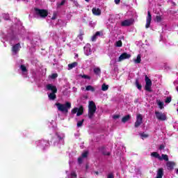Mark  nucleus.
Listing matches in <instances>:
<instances>
[{
  "label": "nucleus",
  "instance_id": "16",
  "mask_svg": "<svg viewBox=\"0 0 178 178\" xmlns=\"http://www.w3.org/2000/svg\"><path fill=\"white\" fill-rule=\"evenodd\" d=\"M77 65H79V63L77 62H74L70 64H68L69 70H72V69L76 67V66H77Z\"/></svg>",
  "mask_w": 178,
  "mask_h": 178
},
{
  "label": "nucleus",
  "instance_id": "19",
  "mask_svg": "<svg viewBox=\"0 0 178 178\" xmlns=\"http://www.w3.org/2000/svg\"><path fill=\"white\" fill-rule=\"evenodd\" d=\"M130 115H127L125 116H124L122 118V123H126V122H129V120H130Z\"/></svg>",
  "mask_w": 178,
  "mask_h": 178
},
{
  "label": "nucleus",
  "instance_id": "30",
  "mask_svg": "<svg viewBox=\"0 0 178 178\" xmlns=\"http://www.w3.org/2000/svg\"><path fill=\"white\" fill-rule=\"evenodd\" d=\"M66 3V0H62V1L60 3H58L57 6L58 8H60V6H63Z\"/></svg>",
  "mask_w": 178,
  "mask_h": 178
},
{
  "label": "nucleus",
  "instance_id": "54",
  "mask_svg": "<svg viewBox=\"0 0 178 178\" xmlns=\"http://www.w3.org/2000/svg\"><path fill=\"white\" fill-rule=\"evenodd\" d=\"M177 173L178 174V169L177 170Z\"/></svg>",
  "mask_w": 178,
  "mask_h": 178
},
{
  "label": "nucleus",
  "instance_id": "49",
  "mask_svg": "<svg viewBox=\"0 0 178 178\" xmlns=\"http://www.w3.org/2000/svg\"><path fill=\"white\" fill-rule=\"evenodd\" d=\"M95 175H99V172L98 171L95 172Z\"/></svg>",
  "mask_w": 178,
  "mask_h": 178
},
{
  "label": "nucleus",
  "instance_id": "44",
  "mask_svg": "<svg viewBox=\"0 0 178 178\" xmlns=\"http://www.w3.org/2000/svg\"><path fill=\"white\" fill-rule=\"evenodd\" d=\"M113 119H119L120 118V115H113Z\"/></svg>",
  "mask_w": 178,
  "mask_h": 178
},
{
  "label": "nucleus",
  "instance_id": "41",
  "mask_svg": "<svg viewBox=\"0 0 178 178\" xmlns=\"http://www.w3.org/2000/svg\"><path fill=\"white\" fill-rule=\"evenodd\" d=\"M159 149L160 150L165 149V145H161L160 147H159Z\"/></svg>",
  "mask_w": 178,
  "mask_h": 178
},
{
  "label": "nucleus",
  "instance_id": "43",
  "mask_svg": "<svg viewBox=\"0 0 178 178\" xmlns=\"http://www.w3.org/2000/svg\"><path fill=\"white\" fill-rule=\"evenodd\" d=\"M114 2L116 5H119L120 3V0H114Z\"/></svg>",
  "mask_w": 178,
  "mask_h": 178
},
{
  "label": "nucleus",
  "instance_id": "34",
  "mask_svg": "<svg viewBox=\"0 0 178 178\" xmlns=\"http://www.w3.org/2000/svg\"><path fill=\"white\" fill-rule=\"evenodd\" d=\"M82 158H87L88 156V152H85L81 154Z\"/></svg>",
  "mask_w": 178,
  "mask_h": 178
},
{
  "label": "nucleus",
  "instance_id": "6",
  "mask_svg": "<svg viewBox=\"0 0 178 178\" xmlns=\"http://www.w3.org/2000/svg\"><path fill=\"white\" fill-rule=\"evenodd\" d=\"M154 113L158 120H160L161 122H165V120H168V117L166 116V114L165 113L155 111Z\"/></svg>",
  "mask_w": 178,
  "mask_h": 178
},
{
  "label": "nucleus",
  "instance_id": "14",
  "mask_svg": "<svg viewBox=\"0 0 178 178\" xmlns=\"http://www.w3.org/2000/svg\"><path fill=\"white\" fill-rule=\"evenodd\" d=\"M92 12L95 16H100L101 15V9L99 8H93Z\"/></svg>",
  "mask_w": 178,
  "mask_h": 178
},
{
  "label": "nucleus",
  "instance_id": "52",
  "mask_svg": "<svg viewBox=\"0 0 178 178\" xmlns=\"http://www.w3.org/2000/svg\"><path fill=\"white\" fill-rule=\"evenodd\" d=\"M51 19H52V20H55V17H52Z\"/></svg>",
  "mask_w": 178,
  "mask_h": 178
},
{
  "label": "nucleus",
  "instance_id": "29",
  "mask_svg": "<svg viewBox=\"0 0 178 178\" xmlns=\"http://www.w3.org/2000/svg\"><path fill=\"white\" fill-rule=\"evenodd\" d=\"M20 69H21L22 72H23L24 73L27 72V67H26L24 66V65H21Z\"/></svg>",
  "mask_w": 178,
  "mask_h": 178
},
{
  "label": "nucleus",
  "instance_id": "36",
  "mask_svg": "<svg viewBox=\"0 0 178 178\" xmlns=\"http://www.w3.org/2000/svg\"><path fill=\"white\" fill-rule=\"evenodd\" d=\"M57 77H58V74L56 73H54L51 76V79H52L53 80H54V79H56Z\"/></svg>",
  "mask_w": 178,
  "mask_h": 178
},
{
  "label": "nucleus",
  "instance_id": "27",
  "mask_svg": "<svg viewBox=\"0 0 178 178\" xmlns=\"http://www.w3.org/2000/svg\"><path fill=\"white\" fill-rule=\"evenodd\" d=\"M122 45L123 43L122 42V40H118L115 42V47L120 48L121 47H122Z\"/></svg>",
  "mask_w": 178,
  "mask_h": 178
},
{
  "label": "nucleus",
  "instance_id": "7",
  "mask_svg": "<svg viewBox=\"0 0 178 178\" xmlns=\"http://www.w3.org/2000/svg\"><path fill=\"white\" fill-rule=\"evenodd\" d=\"M143 124V115L141 114H138L136 115V121L134 124V127H140Z\"/></svg>",
  "mask_w": 178,
  "mask_h": 178
},
{
  "label": "nucleus",
  "instance_id": "18",
  "mask_svg": "<svg viewBox=\"0 0 178 178\" xmlns=\"http://www.w3.org/2000/svg\"><path fill=\"white\" fill-rule=\"evenodd\" d=\"M56 93H54V92H51L49 95L48 97L49 99H51V101H55V99H56Z\"/></svg>",
  "mask_w": 178,
  "mask_h": 178
},
{
  "label": "nucleus",
  "instance_id": "32",
  "mask_svg": "<svg viewBox=\"0 0 178 178\" xmlns=\"http://www.w3.org/2000/svg\"><path fill=\"white\" fill-rule=\"evenodd\" d=\"M158 105H159L160 109H163V102L159 101Z\"/></svg>",
  "mask_w": 178,
  "mask_h": 178
},
{
  "label": "nucleus",
  "instance_id": "48",
  "mask_svg": "<svg viewBox=\"0 0 178 178\" xmlns=\"http://www.w3.org/2000/svg\"><path fill=\"white\" fill-rule=\"evenodd\" d=\"M57 137H58L59 140H63V138H61L60 136H59V135H57Z\"/></svg>",
  "mask_w": 178,
  "mask_h": 178
},
{
  "label": "nucleus",
  "instance_id": "31",
  "mask_svg": "<svg viewBox=\"0 0 178 178\" xmlns=\"http://www.w3.org/2000/svg\"><path fill=\"white\" fill-rule=\"evenodd\" d=\"M170 102H172V97H168L165 99V104H170Z\"/></svg>",
  "mask_w": 178,
  "mask_h": 178
},
{
  "label": "nucleus",
  "instance_id": "45",
  "mask_svg": "<svg viewBox=\"0 0 178 178\" xmlns=\"http://www.w3.org/2000/svg\"><path fill=\"white\" fill-rule=\"evenodd\" d=\"M113 177H114L113 174H112V173L108 174V177H107V178H113Z\"/></svg>",
  "mask_w": 178,
  "mask_h": 178
},
{
  "label": "nucleus",
  "instance_id": "8",
  "mask_svg": "<svg viewBox=\"0 0 178 178\" xmlns=\"http://www.w3.org/2000/svg\"><path fill=\"white\" fill-rule=\"evenodd\" d=\"M152 21V15H151V12L147 11V16L146 18V24H145L146 29H149V26H151Z\"/></svg>",
  "mask_w": 178,
  "mask_h": 178
},
{
  "label": "nucleus",
  "instance_id": "51",
  "mask_svg": "<svg viewBox=\"0 0 178 178\" xmlns=\"http://www.w3.org/2000/svg\"><path fill=\"white\" fill-rule=\"evenodd\" d=\"M86 2H90V0H85Z\"/></svg>",
  "mask_w": 178,
  "mask_h": 178
},
{
  "label": "nucleus",
  "instance_id": "25",
  "mask_svg": "<svg viewBox=\"0 0 178 178\" xmlns=\"http://www.w3.org/2000/svg\"><path fill=\"white\" fill-rule=\"evenodd\" d=\"M91 49L90 48H86L85 49V55H86V56H89V55H91Z\"/></svg>",
  "mask_w": 178,
  "mask_h": 178
},
{
  "label": "nucleus",
  "instance_id": "15",
  "mask_svg": "<svg viewBox=\"0 0 178 178\" xmlns=\"http://www.w3.org/2000/svg\"><path fill=\"white\" fill-rule=\"evenodd\" d=\"M93 72H94L95 74H96L97 76L101 75V68H99V67H95L93 69Z\"/></svg>",
  "mask_w": 178,
  "mask_h": 178
},
{
  "label": "nucleus",
  "instance_id": "13",
  "mask_svg": "<svg viewBox=\"0 0 178 178\" xmlns=\"http://www.w3.org/2000/svg\"><path fill=\"white\" fill-rule=\"evenodd\" d=\"M175 165H176V163H175V162L173 161L167 162L166 163L167 169L168 170H173V169H175Z\"/></svg>",
  "mask_w": 178,
  "mask_h": 178
},
{
  "label": "nucleus",
  "instance_id": "46",
  "mask_svg": "<svg viewBox=\"0 0 178 178\" xmlns=\"http://www.w3.org/2000/svg\"><path fill=\"white\" fill-rule=\"evenodd\" d=\"M95 35H96V37H98V35H101V32L97 31Z\"/></svg>",
  "mask_w": 178,
  "mask_h": 178
},
{
  "label": "nucleus",
  "instance_id": "42",
  "mask_svg": "<svg viewBox=\"0 0 178 178\" xmlns=\"http://www.w3.org/2000/svg\"><path fill=\"white\" fill-rule=\"evenodd\" d=\"M97 40V35H94L92 37V41H96Z\"/></svg>",
  "mask_w": 178,
  "mask_h": 178
},
{
  "label": "nucleus",
  "instance_id": "10",
  "mask_svg": "<svg viewBox=\"0 0 178 178\" xmlns=\"http://www.w3.org/2000/svg\"><path fill=\"white\" fill-rule=\"evenodd\" d=\"M20 48H22L20 43H17L13 46L11 51L14 55H17L19 53V51H20Z\"/></svg>",
  "mask_w": 178,
  "mask_h": 178
},
{
  "label": "nucleus",
  "instance_id": "12",
  "mask_svg": "<svg viewBox=\"0 0 178 178\" xmlns=\"http://www.w3.org/2000/svg\"><path fill=\"white\" fill-rule=\"evenodd\" d=\"M46 88L49 91H51V92H54V93L58 92V88H56V86H53L51 83L47 84L46 86Z\"/></svg>",
  "mask_w": 178,
  "mask_h": 178
},
{
  "label": "nucleus",
  "instance_id": "33",
  "mask_svg": "<svg viewBox=\"0 0 178 178\" xmlns=\"http://www.w3.org/2000/svg\"><path fill=\"white\" fill-rule=\"evenodd\" d=\"M82 79H87L88 80H91V76L88 75L83 74L81 76Z\"/></svg>",
  "mask_w": 178,
  "mask_h": 178
},
{
  "label": "nucleus",
  "instance_id": "28",
  "mask_svg": "<svg viewBox=\"0 0 178 178\" xmlns=\"http://www.w3.org/2000/svg\"><path fill=\"white\" fill-rule=\"evenodd\" d=\"M83 123H84V119H82L81 121H79L76 124L77 127H81L83 126Z\"/></svg>",
  "mask_w": 178,
  "mask_h": 178
},
{
  "label": "nucleus",
  "instance_id": "55",
  "mask_svg": "<svg viewBox=\"0 0 178 178\" xmlns=\"http://www.w3.org/2000/svg\"><path fill=\"white\" fill-rule=\"evenodd\" d=\"M0 22H1V19H0Z\"/></svg>",
  "mask_w": 178,
  "mask_h": 178
},
{
  "label": "nucleus",
  "instance_id": "24",
  "mask_svg": "<svg viewBox=\"0 0 178 178\" xmlns=\"http://www.w3.org/2000/svg\"><path fill=\"white\" fill-rule=\"evenodd\" d=\"M154 22H156V23H161V22H162V17L161 15H156Z\"/></svg>",
  "mask_w": 178,
  "mask_h": 178
},
{
  "label": "nucleus",
  "instance_id": "11",
  "mask_svg": "<svg viewBox=\"0 0 178 178\" xmlns=\"http://www.w3.org/2000/svg\"><path fill=\"white\" fill-rule=\"evenodd\" d=\"M130 58H131V55L126 52L122 53L118 58V62H122V60H124V59H130Z\"/></svg>",
  "mask_w": 178,
  "mask_h": 178
},
{
  "label": "nucleus",
  "instance_id": "47",
  "mask_svg": "<svg viewBox=\"0 0 178 178\" xmlns=\"http://www.w3.org/2000/svg\"><path fill=\"white\" fill-rule=\"evenodd\" d=\"M44 143V140H39L37 142V144H42Z\"/></svg>",
  "mask_w": 178,
  "mask_h": 178
},
{
  "label": "nucleus",
  "instance_id": "21",
  "mask_svg": "<svg viewBox=\"0 0 178 178\" xmlns=\"http://www.w3.org/2000/svg\"><path fill=\"white\" fill-rule=\"evenodd\" d=\"M135 86L136 87H137L138 90H141V89L143 88V86L140 84V82H138V79H136Z\"/></svg>",
  "mask_w": 178,
  "mask_h": 178
},
{
  "label": "nucleus",
  "instance_id": "2",
  "mask_svg": "<svg viewBox=\"0 0 178 178\" xmlns=\"http://www.w3.org/2000/svg\"><path fill=\"white\" fill-rule=\"evenodd\" d=\"M88 108V118L92 119L95 115V112H97V105H95V102H94V101L89 102Z\"/></svg>",
  "mask_w": 178,
  "mask_h": 178
},
{
  "label": "nucleus",
  "instance_id": "35",
  "mask_svg": "<svg viewBox=\"0 0 178 178\" xmlns=\"http://www.w3.org/2000/svg\"><path fill=\"white\" fill-rule=\"evenodd\" d=\"M71 177L77 178V174H76V172L73 171L71 172Z\"/></svg>",
  "mask_w": 178,
  "mask_h": 178
},
{
  "label": "nucleus",
  "instance_id": "53",
  "mask_svg": "<svg viewBox=\"0 0 178 178\" xmlns=\"http://www.w3.org/2000/svg\"><path fill=\"white\" fill-rule=\"evenodd\" d=\"M88 168V165H86V169Z\"/></svg>",
  "mask_w": 178,
  "mask_h": 178
},
{
  "label": "nucleus",
  "instance_id": "17",
  "mask_svg": "<svg viewBox=\"0 0 178 178\" xmlns=\"http://www.w3.org/2000/svg\"><path fill=\"white\" fill-rule=\"evenodd\" d=\"M151 156H153V158H156L159 161V159H161V155L159 154L158 152H153L151 153Z\"/></svg>",
  "mask_w": 178,
  "mask_h": 178
},
{
  "label": "nucleus",
  "instance_id": "37",
  "mask_svg": "<svg viewBox=\"0 0 178 178\" xmlns=\"http://www.w3.org/2000/svg\"><path fill=\"white\" fill-rule=\"evenodd\" d=\"M3 19L5 20H9V15L8 14H3Z\"/></svg>",
  "mask_w": 178,
  "mask_h": 178
},
{
  "label": "nucleus",
  "instance_id": "3",
  "mask_svg": "<svg viewBox=\"0 0 178 178\" xmlns=\"http://www.w3.org/2000/svg\"><path fill=\"white\" fill-rule=\"evenodd\" d=\"M34 10H35V15L37 16H39V17H41L42 19H45V17L48 16V10L35 8Z\"/></svg>",
  "mask_w": 178,
  "mask_h": 178
},
{
  "label": "nucleus",
  "instance_id": "5",
  "mask_svg": "<svg viewBox=\"0 0 178 178\" xmlns=\"http://www.w3.org/2000/svg\"><path fill=\"white\" fill-rule=\"evenodd\" d=\"M71 113L72 115L76 113V116H81L84 113V107L83 105H81L79 108L75 107L71 111Z\"/></svg>",
  "mask_w": 178,
  "mask_h": 178
},
{
  "label": "nucleus",
  "instance_id": "22",
  "mask_svg": "<svg viewBox=\"0 0 178 178\" xmlns=\"http://www.w3.org/2000/svg\"><path fill=\"white\" fill-rule=\"evenodd\" d=\"M86 91H91L92 92L95 91V88H94V87H92L91 85L86 86Z\"/></svg>",
  "mask_w": 178,
  "mask_h": 178
},
{
  "label": "nucleus",
  "instance_id": "9",
  "mask_svg": "<svg viewBox=\"0 0 178 178\" xmlns=\"http://www.w3.org/2000/svg\"><path fill=\"white\" fill-rule=\"evenodd\" d=\"M133 23H134V19H125L121 22V26L122 27H129L131 26Z\"/></svg>",
  "mask_w": 178,
  "mask_h": 178
},
{
  "label": "nucleus",
  "instance_id": "23",
  "mask_svg": "<svg viewBox=\"0 0 178 178\" xmlns=\"http://www.w3.org/2000/svg\"><path fill=\"white\" fill-rule=\"evenodd\" d=\"M108 88H109L108 85H106L105 83L102 84V91H108Z\"/></svg>",
  "mask_w": 178,
  "mask_h": 178
},
{
  "label": "nucleus",
  "instance_id": "50",
  "mask_svg": "<svg viewBox=\"0 0 178 178\" xmlns=\"http://www.w3.org/2000/svg\"><path fill=\"white\" fill-rule=\"evenodd\" d=\"M100 149H101V151H102V149H105V147H102L100 148Z\"/></svg>",
  "mask_w": 178,
  "mask_h": 178
},
{
  "label": "nucleus",
  "instance_id": "38",
  "mask_svg": "<svg viewBox=\"0 0 178 178\" xmlns=\"http://www.w3.org/2000/svg\"><path fill=\"white\" fill-rule=\"evenodd\" d=\"M141 137H143L144 138H147L148 134L143 133L140 134Z\"/></svg>",
  "mask_w": 178,
  "mask_h": 178
},
{
  "label": "nucleus",
  "instance_id": "20",
  "mask_svg": "<svg viewBox=\"0 0 178 178\" xmlns=\"http://www.w3.org/2000/svg\"><path fill=\"white\" fill-rule=\"evenodd\" d=\"M159 161H165L166 162H168V161H169V156H168V154H161Z\"/></svg>",
  "mask_w": 178,
  "mask_h": 178
},
{
  "label": "nucleus",
  "instance_id": "26",
  "mask_svg": "<svg viewBox=\"0 0 178 178\" xmlns=\"http://www.w3.org/2000/svg\"><path fill=\"white\" fill-rule=\"evenodd\" d=\"M135 63H141V56L138 54L136 60H134Z\"/></svg>",
  "mask_w": 178,
  "mask_h": 178
},
{
  "label": "nucleus",
  "instance_id": "39",
  "mask_svg": "<svg viewBox=\"0 0 178 178\" xmlns=\"http://www.w3.org/2000/svg\"><path fill=\"white\" fill-rule=\"evenodd\" d=\"M103 155H106L107 156H109L111 155V152H102Z\"/></svg>",
  "mask_w": 178,
  "mask_h": 178
},
{
  "label": "nucleus",
  "instance_id": "1",
  "mask_svg": "<svg viewBox=\"0 0 178 178\" xmlns=\"http://www.w3.org/2000/svg\"><path fill=\"white\" fill-rule=\"evenodd\" d=\"M56 106H57L58 111L63 112V113H68L69 109L72 108V103L66 102L65 104L56 103Z\"/></svg>",
  "mask_w": 178,
  "mask_h": 178
},
{
  "label": "nucleus",
  "instance_id": "4",
  "mask_svg": "<svg viewBox=\"0 0 178 178\" xmlns=\"http://www.w3.org/2000/svg\"><path fill=\"white\" fill-rule=\"evenodd\" d=\"M145 81L146 83L145 86V90L149 92H152V90L151 89V87H152V81H151L148 76L145 75Z\"/></svg>",
  "mask_w": 178,
  "mask_h": 178
},
{
  "label": "nucleus",
  "instance_id": "40",
  "mask_svg": "<svg viewBox=\"0 0 178 178\" xmlns=\"http://www.w3.org/2000/svg\"><path fill=\"white\" fill-rule=\"evenodd\" d=\"M78 163H79V164L83 163V157H79V158H78Z\"/></svg>",
  "mask_w": 178,
  "mask_h": 178
}]
</instances>
